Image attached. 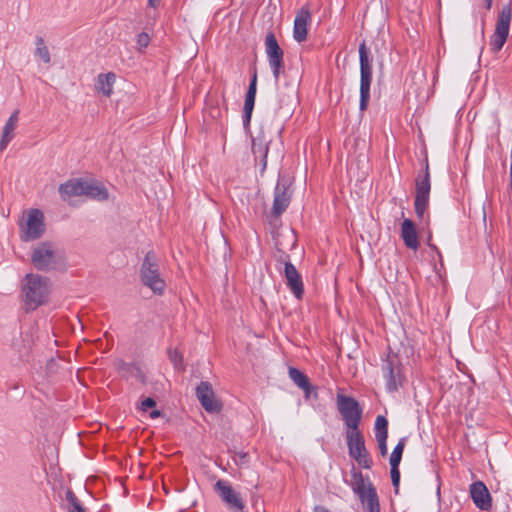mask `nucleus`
Here are the masks:
<instances>
[{"mask_svg":"<svg viewBox=\"0 0 512 512\" xmlns=\"http://www.w3.org/2000/svg\"><path fill=\"white\" fill-rule=\"evenodd\" d=\"M25 305L29 310H35L48 301L50 283L47 277L39 274H27L23 286Z\"/></svg>","mask_w":512,"mask_h":512,"instance_id":"1","label":"nucleus"},{"mask_svg":"<svg viewBox=\"0 0 512 512\" xmlns=\"http://www.w3.org/2000/svg\"><path fill=\"white\" fill-rule=\"evenodd\" d=\"M139 276L142 284L150 288L154 294L164 293L166 282L161 275L160 260L154 251H148L144 256Z\"/></svg>","mask_w":512,"mask_h":512,"instance_id":"2","label":"nucleus"},{"mask_svg":"<svg viewBox=\"0 0 512 512\" xmlns=\"http://www.w3.org/2000/svg\"><path fill=\"white\" fill-rule=\"evenodd\" d=\"M360 62V110L365 111L370 99V86L372 83V56L365 41L359 45Z\"/></svg>","mask_w":512,"mask_h":512,"instance_id":"3","label":"nucleus"},{"mask_svg":"<svg viewBox=\"0 0 512 512\" xmlns=\"http://www.w3.org/2000/svg\"><path fill=\"white\" fill-rule=\"evenodd\" d=\"M352 479L353 492L359 497L363 507L368 512H380L379 498L373 484L366 481L360 471H353Z\"/></svg>","mask_w":512,"mask_h":512,"instance_id":"4","label":"nucleus"},{"mask_svg":"<svg viewBox=\"0 0 512 512\" xmlns=\"http://www.w3.org/2000/svg\"><path fill=\"white\" fill-rule=\"evenodd\" d=\"M31 263L39 271L55 270L59 265V256L55 245L48 241L37 244L31 253Z\"/></svg>","mask_w":512,"mask_h":512,"instance_id":"5","label":"nucleus"},{"mask_svg":"<svg viewBox=\"0 0 512 512\" xmlns=\"http://www.w3.org/2000/svg\"><path fill=\"white\" fill-rule=\"evenodd\" d=\"M337 408L347 426V431L359 430L363 411L358 401L353 397L338 394Z\"/></svg>","mask_w":512,"mask_h":512,"instance_id":"6","label":"nucleus"},{"mask_svg":"<svg viewBox=\"0 0 512 512\" xmlns=\"http://www.w3.org/2000/svg\"><path fill=\"white\" fill-rule=\"evenodd\" d=\"M346 440L350 457L362 468L370 469L373 461L365 447V439L362 432L360 430L346 431Z\"/></svg>","mask_w":512,"mask_h":512,"instance_id":"7","label":"nucleus"},{"mask_svg":"<svg viewBox=\"0 0 512 512\" xmlns=\"http://www.w3.org/2000/svg\"><path fill=\"white\" fill-rule=\"evenodd\" d=\"M381 370L386 379V386L390 392L397 391L403 386L405 381L402 372V364L397 354L389 352L386 359L383 360Z\"/></svg>","mask_w":512,"mask_h":512,"instance_id":"8","label":"nucleus"},{"mask_svg":"<svg viewBox=\"0 0 512 512\" xmlns=\"http://www.w3.org/2000/svg\"><path fill=\"white\" fill-rule=\"evenodd\" d=\"M431 183L428 160L425 161L424 174H419L415 179V213L419 218H423L424 213L429 206Z\"/></svg>","mask_w":512,"mask_h":512,"instance_id":"9","label":"nucleus"},{"mask_svg":"<svg viewBox=\"0 0 512 512\" xmlns=\"http://www.w3.org/2000/svg\"><path fill=\"white\" fill-rule=\"evenodd\" d=\"M264 45L273 77L278 82L280 75L285 70L284 51L278 44L275 34L271 31L266 34Z\"/></svg>","mask_w":512,"mask_h":512,"instance_id":"10","label":"nucleus"},{"mask_svg":"<svg viewBox=\"0 0 512 512\" xmlns=\"http://www.w3.org/2000/svg\"><path fill=\"white\" fill-rule=\"evenodd\" d=\"M511 23V5L506 4L501 8L495 26V31L490 40L491 50L494 53L499 52L504 46L509 36Z\"/></svg>","mask_w":512,"mask_h":512,"instance_id":"11","label":"nucleus"},{"mask_svg":"<svg viewBox=\"0 0 512 512\" xmlns=\"http://www.w3.org/2000/svg\"><path fill=\"white\" fill-rule=\"evenodd\" d=\"M214 490L231 512H244L245 503L230 483L220 479L215 483Z\"/></svg>","mask_w":512,"mask_h":512,"instance_id":"12","label":"nucleus"},{"mask_svg":"<svg viewBox=\"0 0 512 512\" xmlns=\"http://www.w3.org/2000/svg\"><path fill=\"white\" fill-rule=\"evenodd\" d=\"M43 220V213L39 209L30 210L21 239L27 242L41 238L45 232Z\"/></svg>","mask_w":512,"mask_h":512,"instance_id":"13","label":"nucleus"},{"mask_svg":"<svg viewBox=\"0 0 512 512\" xmlns=\"http://www.w3.org/2000/svg\"><path fill=\"white\" fill-rule=\"evenodd\" d=\"M196 395L202 407L209 413H219L222 403L215 397L212 385L207 381H201L196 388Z\"/></svg>","mask_w":512,"mask_h":512,"instance_id":"14","label":"nucleus"},{"mask_svg":"<svg viewBox=\"0 0 512 512\" xmlns=\"http://www.w3.org/2000/svg\"><path fill=\"white\" fill-rule=\"evenodd\" d=\"M292 192L288 184L278 181L274 191L272 215L279 217L289 206Z\"/></svg>","mask_w":512,"mask_h":512,"instance_id":"15","label":"nucleus"},{"mask_svg":"<svg viewBox=\"0 0 512 512\" xmlns=\"http://www.w3.org/2000/svg\"><path fill=\"white\" fill-rule=\"evenodd\" d=\"M296 236L293 231L287 233H279L275 238V246L279 255H275L278 262L284 264L286 267L287 260L290 262V256L286 253V250H290L296 245Z\"/></svg>","mask_w":512,"mask_h":512,"instance_id":"16","label":"nucleus"},{"mask_svg":"<svg viewBox=\"0 0 512 512\" xmlns=\"http://www.w3.org/2000/svg\"><path fill=\"white\" fill-rule=\"evenodd\" d=\"M470 495L474 504L481 510L488 511L492 507V498L482 481H476L470 485Z\"/></svg>","mask_w":512,"mask_h":512,"instance_id":"17","label":"nucleus"},{"mask_svg":"<svg viewBox=\"0 0 512 512\" xmlns=\"http://www.w3.org/2000/svg\"><path fill=\"white\" fill-rule=\"evenodd\" d=\"M286 284L297 299H302L304 294V285L300 273L295 266L287 260L284 268Z\"/></svg>","mask_w":512,"mask_h":512,"instance_id":"18","label":"nucleus"},{"mask_svg":"<svg viewBox=\"0 0 512 512\" xmlns=\"http://www.w3.org/2000/svg\"><path fill=\"white\" fill-rule=\"evenodd\" d=\"M310 19L311 13L308 7L304 6L297 11L293 27V37L297 42L301 43L307 39V26Z\"/></svg>","mask_w":512,"mask_h":512,"instance_id":"19","label":"nucleus"},{"mask_svg":"<svg viewBox=\"0 0 512 512\" xmlns=\"http://www.w3.org/2000/svg\"><path fill=\"white\" fill-rule=\"evenodd\" d=\"M256 91H257V70L254 68L253 74L245 95V102H244V115H243V122L245 125H248L251 120V115L253 112L254 104H255V97H256Z\"/></svg>","mask_w":512,"mask_h":512,"instance_id":"20","label":"nucleus"},{"mask_svg":"<svg viewBox=\"0 0 512 512\" xmlns=\"http://www.w3.org/2000/svg\"><path fill=\"white\" fill-rule=\"evenodd\" d=\"M401 237L404 244L412 249L417 250L419 247V241L416 231L415 223L411 219H404L401 224Z\"/></svg>","mask_w":512,"mask_h":512,"instance_id":"21","label":"nucleus"},{"mask_svg":"<svg viewBox=\"0 0 512 512\" xmlns=\"http://www.w3.org/2000/svg\"><path fill=\"white\" fill-rule=\"evenodd\" d=\"M83 196H87L98 201H104L108 199L109 193L103 184L97 181L84 180Z\"/></svg>","mask_w":512,"mask_h":512,"instance_id":"22","label":"nucleus"},{"mask_svg":"<svg viewBox=\"0 0 512 512\" xmlns=\"http://www.w3.org/2000/svg\"><path fill=\"white\" fill-rule=\"evenodd\" d=\"M84 180L82 178L71 179L59 187V193L64 200L72 196H83Z\"/></svg>","mask_w":512,"mask_h":512,"instance_id":"23","label":"nucleus"},{"mask_svg":"<svg viewBox=\"0 0 512 512\" xmlns=\"http://www.w3.org/2000/svg\"><path fill=\"white\" fill-rule=\"evenodd\" d=\"M18 115L19 110H15L6 122L3 128L2 138L0 140V151H3L7 147L8 143L13 139L14 130L18 123Z\"/></svg>","mask_w":512,"mask_h":512,"instance_id":"24","label":"nucleus"},{"mask_svg":"<svg viewBox=\"0 0 512 512\" xmlns=\"http://www.w3.org/2000/svg\"><path fill=\"white\" fill-rule=\"evenodd\" d=\"M116 76L114 73L100 74L97 78L96 90L103 93L106 97L112 94V86L115 82Z\"/></svg>","mask_w":512,"mask_h":512,"instance_id":"25","label":"nucleus"},{"mask_svg":"<svg viewBox=\"0 0 512 512\" xmlns=\"http://www.w3.org/2000/svg\"><path fill=\"white\" fill-rule=\"evenodd\" d=\"M290 379L300 388L305 389L308 387L309 378L295 367H290L288 370Z\"/></svg>","mask_w":512,"mask_h":512,"instance_id":"26","label":"nucleus"},{"mask_svg":"<svg viewBox=\"0 0 512 512\" xmlns=\"http://www.w3.org/2000/svg\"><path fill=\"white\" fill-rule=\"evenodd\" d=\"M252 152L256 158L258 156L261 157L262 170H264L266 168V164H267L266 159H267V153H268V146L261 142L257 143L256 140H253Z\"/></svg>","mask_w":512,"mask_h":512,"instance_id":"27","label":"nucleus"},{"mask_svg":"<svg viewBox=\"0 0 512 512\" xmlns=\"http://www.w3.org/2000/svg\"><path fill=\"white\" fill-rule=\"evenodd\" d=\"M405 445H406V438L400 439L398 444L395 446V448L393 449V451L390 455V466H393V465L399 466L401 459H402V454H403Z\"/></svg>","mask_w":512,"mask_h":512,"instance_id":"28","label":"nucleus"},{"mask_svg":"<svg viewBox=\"0 0 512 512\" xmlns=\"http://www.w3.org/2000/svg\"><path fill=\"white\" fill-rule=\"evenodd\" d=\"M388 437V420L378 415L375 420V437Z\"/></svg>","mask_w":512,"mask_h":512,"instance_id":"29","label":"nucleus"},{"mask_svg":"<svg viewBox=\"0 0 512 512\" xmlns=\"http://www.w3.org/2000/svg\"><path fill=\"white\" fill-rule=\"evenodd\" d=\"M36 51L35 54L44 62H50V54L49 50L44 43V39L42 37H37L36 39Z\"/></svg>","mask_w":512,"mask_h":512,"instance_id":"30","label":"nucleus"},{"mask_svg":"<svg viewBox=\"0 0 512 512\" xmlns=\"http://www.w3.org/2000/svg\"><path fill=\"white\" fill-rule=\"evenodd\" d=\"M66 499L69 503L70 512H86L85 509L82 507L80 501L78 500L77 496L71 490L67 491Z\"/></svg>","mask_w":512,"mask_h":512,"instance_id":"31","label":"nucleus"},{"mask_svg":"<svg viewBox=\"0 0 512 512\" xmlns=\"http://www.w3.org/2000/svg\"><path fill=\"white\" fill-rule=\"evenodd\" d=\"M168 356L170 361L174 364V367L179 370H184L183 366V356L181 353L178 352V350H168Z\"/></svg>","mask_w":512,"mask_h":512,"instance_id":"32","label":"nucleus"},{"mask_svg":"<svg viewBox=\"0 0 512 512\" xmlns=\"http://www.w3.org/2000/svg\"><path fill=\"white\" fill-rule=\"evenodd\" d=\"M390 474H391V480H392V485L394 487V491L396 494H398L399 485H400L399 466H395V465L391 466Z\"/></svg>","mask_w":512,"mask_h":512,"instance_id":"33","label":"nucleus"},{"mask_svg":"<svg viewBox=\"0 0 512 512\" xmlns=\"http://www.w3.org/2000/svg\"><path fill=\"white\" fill-rule=\"evenodd\" d=\"M376 441L378 443L379 452L382 457H385L387 455V438L388 437H375Z\"/></svg>","mask_w":512,"mask_h":512,"instance_id":"34","label":"nucleus"},{"mask_svg":"<svg viewBox=\"0 0 512 512\" xmlns=\"http://www.w3.org/2000/svg\"><path fill=\"white\" fill-rule=\"evenodd\" d=\"M150 43V37L147 33L142 32L137 36V44L140 48H146Z\"/></svg>","mask_w":512,"mask_h":512,"instance_id":"35","label":"nucleus"},{"mask_svg":"<svg viewBox=\"0 0 512 512\" xmlns=\"http://www.w3.org/2000/svg\"><path fill=\"white\" fill-rule=\"evenodd\" d=\"M155 406L156 401L151 397H147L141 402L140 409L146 412L148 409L153 408Z\"/></svg>","mask_w":512,"mask_h":512,"instance_id":"36","label":"nucleus"},{"mask_svg":"<svg viewBox=\"0 0 512 512\" xmlns=\"http://www.w3.org/2000/svg\"><path fill=\"white\" fill-rule=\"evenodd\" d=\"M302 390L305 393L306 399L310 398L311 396H313L315 399L318 397L317 388L310 382H308V387Z\"/></svg>","mask_w":512,"mask_h":512,"instance_id":"37","label":"nucleus"},{"mask_svg":"<svg viewBox=\"0 0 512 512\" xmlns=\"http://www.w3.org/2000/svg\"><path fill=\"white\" fill-rule=\"evenodd\" d=\"M236 456L239 458V464H246L248 462V454L244 452H237Z\"/></svg>","mask_w":512,"mask_h":512,"instance_id":"38","label":"nucleus"},{"mask_svg":"<svg viewBox=\"0 0 512 512\" xmlns=\"http://www.w3.org/2000/svg\"><path fill=\"white\" fill-rule=\"evenodd\" d=\"M314 512H330L329 509H327L326 507L324 506H321V505H316L314 507Z\"/></svg>","mask_w":512,"mask_h":512,"instance_id":"39","label":"nucleus"},{"mask_svg":"<svg viewBox=\"0 0 512 512\" xmlns=\"http://www.w3.org/2000/svg\"><path fill=\"white\" fill-rule=\"evenodd\" d=\"M150 418L155 419L161 416V412L159 410H153L150 412Z\"/></svg>","mask_w":512,"mask_h":512,"instance_id":"40","label":"nucleus"},{"mask_svg":"<svg viewBox=\"0 0 512 512\" xmlns=\"http://www.w3.org/2000/svg\"><path fill=\"white\" fill-rule=\"evenodd\" d=\"M160 3V0H148V5L150 7L156 8Z\"/></svg>","mask_w":512,"mask_h":512,"instance_id":"41","label":"nucleus"},{"mask_svg":"<svg viewBox=\"0 0 512 512\" xmlns=\"http://www.w3.org/2000/svg\"><path fill=\"white\" fill-rule=\"evenodd\" d=\"M484 1H485V4H486V5H485V6H486V9H488V10H489V9L491 8V6H492V1H493V0H484Z\"/></svg>","mask_w":512,"mask_h":512,"instance_id":"42","label":"nucleus"},{"mask_svg":"<svg viewBox=\"0 0 512 512\" xmlns=\"http://www.w3.org/2000/svg\"><path fill=\"white\" fill-rule=\"evenodd\" d=\"M429 245H430V247H432L434 250H437V247H436V246L431 245V244H429Z\"/></svg>","mask_w":512,"mask_h":512,"instance_id":"43","label":"nucleus"},{"mask_svg":"<svg viewBox=\"0 0 512 512\" xmlns=\"http://www.w3.org/2000/svg\"><path fill=\"white\" fill-rule=\"evenodd\" d=\"M256 512H263V510L262 511L256 510Z\"/></svg>","mask_w":512,"mask_h":512,"instance_id":"44","label":"nucleus"},{"mask_svg":"<svg viewBox=\"0 0 512 512\" xmlns=\"http://www.w3.org/2000/svg\"><path fill=\"white\" fill-rule=\"evenodd\" d=\"M263 512H265V510L263 509Z\"/></svg>","mask_w":512,"mask_h":512,"instance_id":"45","label":"nucleus"}]
</instances>
